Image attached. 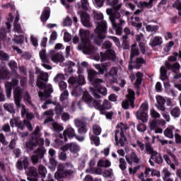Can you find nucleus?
<instances>
[{
	"mask_svg": "<svg viewBox=\"0 0 181 181\" xmlns=\"http://www.w3.org/2000/svg\"><path fill=\"white\" fill-rule=\"evenodd\" d=\"M98 76H100V73L93 69L90 70L88 73V81L95 88H91L90 90L92 91L94 97L98 98V100L101 98V95H100V94H102V95H106L108 93L107 88L100 86V84L103 83V79L98 78Z\"/></svg>",
	"mask_w": 181,
	"mask_h": 181,
	"instance_id": "f257e3e1",
	"label": "nucleus"
},
{
	"mask_svg": "<svg viewBox=\"0 0 181 181\" xmlns=\"http://www.w3.org/2000/svg\"><path fill=\"white\" fill-rule=\"evenodd\" d=\"M79 36L81 42L78 45V50H81L84 54H94L95 53V47L91 45L90 30L80 29Z\"/></svg>",
	"mask_w": 181,
	"mask_h": 181,
	"instance_id": "f03ea898",
	"label": "nucleus"
},
{
	"mask_svg": "<svg viewBox=\"0 0 181 181\" xmlns=\"http://www.w3.org/2000/svg\"><path fill=\"white\" fill-rule=\"evenodd\" d=\"M107 22L103 21L98 22V25L95 30V33L91 35V38L93 39L94 43L98 45V46H101L104 42V39L107 37Z\"/></svg>",
	"mask_w": 181,
	"mask_h": 181,
	"instance_id": "7ed1b4c3",
	"label": "nucleus"
},
{
	"mask_svg": "<svg viewBox=\"0 0 181 181\" xmlns=\"http://www.w3.org/2000/svg\"><path fill=\"white\" fill-rule=\"evenodd\" d=\"M74 176V168H73V165L71 163H66L62 164H59L57 166V170L54 174V178L57 180H60L63 177H66L70 179Z\"/></svg>",
	"mask_w": 181,
	"mask_h": 181,
	"instance_id": "20e7f679",
	"label": "nucleus"
},
{
	"mask_svg": "<svg viewBox=\"0 0 181 181\" xmlns=\"http://www.w3.org/2000/svg\"><path fill=\"white\" fill-rule=\"evenodd\" d=\"M117 127L118 129L115 132V146H118V145H120L122 148H124L125 146V142H127V136L124 133V129L127 131L128 129V125L120 123Z\"/></svg>",
	"mask_w": 181,
	"mask_h": 181,
	"instance_id": "39448f33",
	"label": "nucleus"
},
{
	"mask_svg": "<svg viewBox=\"0 0 181 181\" xmlns=\"http://www.w3.org/2000/svg\"><path fill=\"white\" fill-rule=\"evenodd\" d=\"M128 93L126 95L127 100L122 103V107L124 110H128L129 105L132 109L135 108V91L132 89H129Z\"/></svg>",
	"mask_w": 181,
	"mask_h": 181,
	"instance_id": "423d86ee",
	"label": "nucleus"
},
{
	"mask_svg": "<svg viewBox=\"0 0 181 181\" xmlns=\"http://www.w3.org/2000/svg\"><path fill=\"white\" fill-rule=\"evenodd\" d=\"M82 100L83 101V103H86V104H87V105L89 106L90 108H95L96 105H98V99L94 100V98H93V96H91V95H90V93L87 90L83 92Z\"/></svg>",
	"mask_w": 181,
	"mask_h": 181,
	"instance_id": "0eeeda50",
	"label": "nucleus"
},
{
	"mask_svg": "<svg viewBox=\"0 0 181 181\" xmlns=\"http://www.w3.org/2000/svg\"><path fill=\"white\" fill-rule=\"evenodd\" d=\"M74 124L76 128H78V133L80 135H86L87 134V122L83 119H75Z\"/></svg>",
	"mask_w": 181,
	"mask_h": 181,
	"instance_id": "6e6552de",
	"label": "nucleus"
},
{
	"mask_svg": "<svg viewBox=\"0 0 181 181\" xmlns=\"http://www.w3.org/2000/svg\"><path fill=\"white\" fill-rule=\"evenodd\" d=\"M76 130L73 127H68L64 131L63 134H59V137L60 139H63L64 142H67V136L69 139H73L76 137Z\"/></svg>",
	"mask_w": 181,
	"mask_h": 181,
	"instance_id": "1a4fd4ad",
	"label": "nucleus"
},
{
	"mask_svg": "<svg viewBox=\"0 0 181 181\" xmlns=\"http://www.w3.org/2000/svg\"><path fill=\"white\" fill-rule=\"evenodd\" d=\"M121 6H122V4H119V5L115 6L113 8L115 11L113 12V14L110 16V21L112 28H117V23H118L117 21H118V19H120L119 18H121V13L118 12V11L121 9Z\"/></svg>",
	"mask_w": 181,
	"mask_h": 181,
	"instance_id": "9d476101",
	"label": "nucleus"
},
{
	"mask_svg": "<svg viewBox=\"0 0 181 181\" xmlns=\"http://www.w3.org/2000/svg\"><path fill=\"white\" fill-rule=\"evenodd\" d=\"M17 86H19V79L16 78H12L11 82H7L5 84L7 98H11V95L12 94V87H16Z\"/></svg>",
	"mask_w": 181,
	"mask_h": 181,
	"instance_id": "9b49d317",
	"label": "nucleus"
},
{
	"mask_svg": "<svg viewBox=\"0 0 181 181\" xmlns=\"http://www.w3.org/2000/svg\"><path fill=\"white\" fill-rule=\"evenodd\" d=\"M111 103L107 100H104L103 104L101 105V100L98 99V105L95 106V109L98 110L100 114H105V110H111Z\"/></svg>",
	"mask_w": 181,
	"mask_h": 181,
	"instance_id": "f8f14e48",
	"label": "nucleus"
},
{
	"mask_svg": "<svg viewBox=\"0 0 181 181\" xmlns=\"http://www.w3.org/2000/svg\"><path fill=\"white\" fill-rule=\"evenodd\" d=\"M101 62H105V60H111L115 62L117 60V55L115 51L112 49L107 50L105 53L100 52Z\"/></svg>",
	"mask_w": 181,
	"mask_h": 181,
	"instance_id": "ddd939ff",
	"label": "nucleus"
},
{
	"mask_svg": "<svg viewBox=\"0 0 181 181\" xmlns=\"http://www.w3.org/2000/svg\"><path fill=\"white\" fill-rule=\"evenodd\" d=\"M118 74V71L115 68H112L110 71L105 74V77L106 80L110 83V84H114V83H117V76Z\"/></svg>",
	"mask_w": 181,
	"mask_h": 181,
	"instance_id": "4468645a",
	"label": "nucleus"
},
{
	"mask_svg": "<svg viewBox=\"0 0 181 181\" xmlns=\"http://www.w3.org/2000/svg\"><path fill=\"white\" fill-rule=\"evenodd\" d=\"M27 179L29 181H37L39 179V173L37 169L35 167H29L27 172Z\"/></svg>",
	"mask_w": 181,
	"mask_h": 181,
	"instance_id": "2eb2a0df",
	"label": "nucleus"
},
{
	"mask_svg": "<svg viewBox=\"0 0 181 181\" xmlns=\"http://www.w3.org/2000/svg\"><path fill=\"white\" fill-rule=\"evenodd\" d=\"M16 168L18 170H23V169L26 170V169L29 168V158H21L20 160L17 161Z\"/></svg>",
	"mask_w": 181,
	"mask_h": 181,
	"instance_id": "dca6fc26",
	"label": "nucleus"
},
{
	"mask_svg": "<svg viewBox=\"0 0 181 181\" xmlns=\"http://www.w3.org/2000/svg\"><path fill=\"white\" fill-rule=\"evenodd\" d=\"M81 22L86 28H91V23L90 22V14L86 11L80 12Z\"/></svg>",
	"mask_w": 181,
	"mask_h": 181,
	"instance_id": "f3484780",
	"label": "nucleus"
},
{
	"mask_svg": "<svg viewBox=\"0 0 181 181\" xmlns=\"http://www.w3.org/2000/svg\"><path fill=\"white\" fill-rule=\"evenodd\" d=\"M14 103L16 107H21V101H22V89L20 87L15 88L14 92Z\"/></svg>",
	"mask_w": 181,
	"mask_h": 181,
	"instance_id": "a211bd4d",
	"label": "nucleus"
},
{
	"mask_svg": "<svg viewBox=\"0 0 181 181\" xmlns=\"http://www.w3.org/2000/svg\"><path fill=\"white\" fill-rule=\"evenodd\" d=\"M163 44V38L160 36H156L150 40L149 46L151 47H156L158 46H162Z\"/></svg>",
	"mask_w": 181,
	"mask_h": 181,
	"instance_id": "6ab92c4d",
	"label": "nucleus"
},
{
	"mask_svg": "<svg viewBox=\"0 0 181 181\" xmlns=\"http://www.w3.org/2000/svg\"><path fill=\"white\" fill-rule=\"evenodd\" d=\"M125 158L129 165H132V162L136 164L139 163V159L138 158V156H136V153H135V152H132L130 157L128 156H126Z\"/></svg>",
	"mask_w": 181,
	"mask_h": 181,
	"instance_id": "aec40b11",
	"label": "nucleus"
},
{
	"mask_svg": "<svg viewBox=\"0 0 181 181\" xmlns=\"http://www.w3.org/2000/svg\"><path fill=\"white\" fill-rule=\"evenodd\" d=\"M158 105H156V107L160 111H165L166 108L165 107V104H166V100L162 96H158L156 98Z\"/></svg>",
	"mask_w": 181,
	"mask_h": 181,
	"instance_id": "412c9836",
	"label": "nucleus"
},
{
	"mask_svg": "<svg viewBox=\"0 0 181 181\" xmlns=\"http://www.w3.org/2000/svg\"><path fill=\"white\" fill-rule=\"evenodd\" d=\"M145 148L146 153L151 155V159H152V160H155V156L158 155V151L153 150L151 144H146Z\"/></svg>",
	"mask_w": 181,
	"mask_h": 181,
	"instance_id": "4be33fe9",
	"label": "nucleus"
},
{
	"mask_svg": "<svg viewBox=\"0 0 181 181\" xmlns=\"http://www.w3.org/2000/svg\"><path fill=\"white\" fill-rule=\"evenodd\" d=\"M136 116L137 119H139V121H141V122H143L144 124H145V122H148V113L137 111L136 113Z\"/></svg>",
	"mask_w": 181,
	"mask_h": 181,
	"instance_id": "5701e85b",
	"label": "nucleus"
},
{
	"mask_svg": "<svg viewBox=\"0 0 181 181\" xmlns=\"http://www.w3.org/2000/svg\"><path fill=\"white\" fill-rule=\"evenodd\" d=\"M49 18H50V8L45 7L40 16L41 22H47Z\"/></svg>",
	"mask_w": 181,
	"mask_h": 181,
	"instance_id": "b1692460",
	"label": "nucleus"
},
{
	"mask_svg": "<svg viewBox=\"0 0 181 181\" xmlns=\"http://www.w3.org/2000/svg\"><path fill=\"white\" fill-rule=\"evenodd\" d=\"M134 65V69L136 70H139L141 67H142V64H145L146 63V60H145L143 57H137L135 61H133Z\"/></svg>",
	"mask_w": 181,
	"mask_h": 181,
	"instance_id": "393cba45",
	"label": "nucleus"
},
{
	"mask_svg": "<svg viewBox=\"0 0 181 181\" xmlns=\"http://www.w3.org/2000/svg\"><path fill=\"white\" fill-rule=\"evenodd\" d=\"M142 77H144V74L140 71H138L136 74V82L134 86L136 88H141V85L142 84Z\"/></svg>",
	"mask_w": 181,
	"mask_h": 181,
	"instance_id": "a878e982",
	"label": "nucleus"
},
{
	"mask_svg": "<svg viewBox=\"0 0 181 181\" xmlns=\"http://www.w3.org/2000/svg\"><path fill=\"white\" fill-rule=\"evenodd\" d=\"M33 153H35L40 159H43V158H45V154L46 153V148L43 146H40L34 150Z\"/></svg>",
	"mask_w": 181,
	"mask_h": 181,
	"instance_id": "bb28decb",
	"label": "nucleus"
},
{
	"mask_svg": "<svg viewBox=\"0 0 181 181\" xmlns=\"http://www.w3.org/2000/svg\"><path fill=\"white\" fill-rule=\"evenodd\" d=\"M160 78L162 80V81L168 80V69L165 67V66H162L160 69Z\"/></svg>",
	"mask_w": 181,
	"mask_h": 181,
	"instance_id": "cd10ccee",
	"label": "nucleus"
},
{
	"mask_svg": "<svg viewBox=\"0 0 181 181\" xmlns=\"http://www.w3.org/2000/svg\"><path fill=\"white\" fill-rule=\"evenodd\" d=\"M9 78V71L5 68L0 69V80H8Z\"/></svg>",
	"mask_w": 181,
	"mask_h": 181,
	"instance_id": "c85d7f7f",
	"label": "nucleus"
},
{
	"mask_svg": "<svg viewBox=\"0 0 181 181\" xmlns=\"http://www.w3.org/2000/svg\"><path fill=\"white\" fill-rule=\"evenodd\" d=\"M139 56V49L137 48H132L130 52V59L129 63L132 64L134 63V57Z\"/></svg>",
	"mask_w": 181,
	"mask_h": 181,
	"instance_id": "c756f323",
	"label": "nucleus"
},
{
	"mask_svg": "<svg viewBox=\"0 0 181 181\" xmlns=\"http://www.w3.org/2000/svg\"><path fill=\"white\" fill-rule=\"evenodd\" d=\"M39 54L42 63L49 64V59H47V55L46 54V49H42L40 51Z\"/></svg>",
	"mask_w": 181,
	"mask_h": 181,
	"instance_id": "7c9ffc66",
	"label": "nucleus"
},
{
	"mask_svg": "<svg viewBox=\"0 0 181 181\" xmlns=\"http://www.w3.org/2000/svg\"><path fill=\"white\" fill-rule=\"evenodd\" d=\"M38 173L42 179H45L47 173V170L46 169V167L43 165H40L38 167Z\"/></svg>",
	"mask_w": 181,
	"mask_h": 181,
	"instance_id": "2f4dec72",
	"label": "nucleus"
},
{
	"mask_svg": "<svg viewBox=\"0 0 181 181\" xmlns=\"http://www.w3.org/2000/svg\"><path fill=\"white\" fill-rule=\"evenodd\" d=\"M110 166H111V162L108 160H100L98 162V168H110Z\"/></svg>",
	"mask_w": 181,
	"mask_h": 181,
	"instance_id": "473e14b6",
	"label": "nucleus"
},
{
	"mask_svg": "<svg viewBox=\"0 0 181 181\" xmlns=\"http://www.w3.org/2000/svg\"><path fill=\"white\" fill-rule=\"evenodd\" d=\"M175 127H168L165 129L164 135L166 138H170V139H173V130Z\"/></svg>",
	"mask_w": 181,
	"mask_h": 181,
	"instance_id": "72a5a7b5",
	"label": "nucleus"
},
{
	"mask_svg": "<svg viewBox=\"0 0 181 181\" xmlns=\"http://www.w3.org/2000/svg\"><path fill=\"white\" fill-rule=\"evenodd\" d=\"M170 114L172 117H174L175 118H179L181 114L180 108L179 107H174L170 110Z\"/></svg>",
	"mask_w": 181,
	"mask_h": 181,
	"instance_id": "f704fd0d",
	"label": "nucleus"
},
{
	"mask_svg": "<svg viewBox=\"0 0 181 181\" xmlns=\"http://www.w3.org/2000/svg\"><path fill=\"white\" fill-rule=\"evenodd\" d=\"M25 146L27 149H29L30 151H34V149L36 148V143L33 139L32 140H30L25 144Z\"/></svg>",
	"mask_w": 181,
	"mask_h": 181,
	"instance_id": "c9c22d12",
	"label": "nucleus"
},
{
	"mask_svg": "<svg viewBox=\"0 0 181 181\" xmlns=\"http://www.w3.org/2000/svg\"><path fill=\"white\" fill-rule=\"evenodd\" d=\"M69 151L71 153H77L80 151V146L74 143L69 144Z\"/></svg>",
	"mask_w": 181,
	"mask_h": 181,
	"instance_id": "e433bc0d",
	"label": "nucleus"
},
{
	"mask_svg": "<svg viewBox=\"0 0 181 181\" xmlns=\"http://www.w3.org/2000/svg\"><path fill=\"white\" fill-rule=\"evenodd\" d=\"M51 59H52V61L54 62L64 61V57H63V55H62L59 53L54 54Z\"/></svg>",
	"mask_w": 181,
	"mask_h": 181,
	"instance_id": "4c0bfd02",
	"label": "nucleus"
},
{
	"mask_svg": "<svg viewBox=\"0 0 181 181\" xmlns=\"http://www.w3.org/2000/svg\"><path fill=\"white\" fill-rule=\"evenodd\" d=\"M46 88L47 89H45L44 91V95L47 98H49V97H50V95H52V93H53V87L52 86V85L49 84L47 85Z\"/></svg>",
	"mask_w": 181,
	"mask_h": 181,
	"instance_id": "58836bf2",
	"label": "nucleus"
},
{
	"mask_svg": "<svg viewBox=\"0 0 181 181\" xmlns=\"http://www.w3.org/2000/svg\"><path fill=\"white\" fill-rule=\"evenodd\" d=\"M149 110V105L148 104V102H144L139 107V111L140 112H146L148 113V110Z\"/></svg>",
	"mask_w": 181,
	"mask_h": 181,
	"instance_id": "ea45409f",
	"label": "nucleus"
},
{
	"mask_svg": "<svg viewBox=\"0 0 181 181\" xmlns=\"http://www.w3.org/2000/svg\"><path fill=\"white\" fill-rule=\"evenodd\" d=\"M23 40H25V36H23V35H15V38L13 39L16 45H22Z\"/></svg>",
	"mask_w": 181,
	"mask_h": 181,
	"instance_id": "a19ab883",
	"label": "nucleus"
},
{
	"mask_svg": "<svg viewBox=\"0 0 181 181\" xmlns=\"http://www.w3.org/2000/svg\"><path fill=\"white\" fill-rule=\"evenodd\" d=\"M146 30L147 32H154V33H156V32L159 30V26L157 25H146Z\"/></svg>",
	"mask_w": 181,
	"mask_h": 181,
	"instance_id": "79ce46f5",
	"label": "nucleus"
},
{
	"mask_svg": "<svg viewBox=\"0 0 181 181\" xmlns=\"http://www.w3.org/2000/svg\"><path fill=\"white\" fill-rule=\"evenodd\" d=\"M40 132V127L39 126H37L35 127V129L31 134V139H36V138H40V134H39Z\"/></svg>",
	"mask_w": 181,
	"mask_h": 181,
	"instance_id": "37998d69",
	"label": "nucleus"
},
{
	"mask_svg": "<svg viewBox=\"0 0 181 181\" xmlns=\"http://www.w3.org/2000/svg\"><path fill=\"white\" fill-rule=\"evenodd\" d=\"M4 108L8 112H11V114H15V108L13 107V105L5 103L4 105Z\"/></svg>",
	"mask_w": 181,
	"mask_h": 181,
	"instance_id": "c03bdc74",
	"label": "nucleus"
},
{
	"mask_svg": "<svg viewBox=\"0 0 181 181\" xmlns=\"http://www.w3.org/2000/svg\"><path fill=\"white\" fill-rule=\"evenodd\" d=\"M66 78L64 77V74H58L57 76L54 78V83H62V81H64Z\"/></svg>",
	"mask_w": 181,
	"mask_h": 181,
	"instance_id": "a18cd8bd",
	"label": "nucleus"
},
{
	"mask_svg": "<svg viewBox=\"0 0 181 181\" xmlns=\"http://www.w3.org/2000/svg\"><path fill=\"white\" fill-rule=\"evenodd\" d=\"M86 84V78L83 75H78L76 78V86H84Z\"/></svg>",
	"mask_w": 181,
	"mask_h": 181,
	"instance_id": "49530a36",
	"label": "nucleus"
},
{
	"mask_svg": "<svg viewBox=\"0 0 181 181\" xmlns=\"http://www.w3.org/2000/svg\"><path fill=\"white\" fill-rule=\"evenodd\" d=\"M173 8L174 9H177L178 11V15L179 16H181V2L179 0H177L173 4Z\"/></svg>",
	"mask_w": 181,
	"mask_h": 181,
	"instance_id": "de8ad7c7",
	"label": "nucleus"
},
{
	"mask_svg": "<svg viewBox=\"0 0 181 181\" xmlns=\"http://www.w3.org/2000/svg\"><path fill=\"white\" fill-rule=\"evenodd\" d=\"M52 127L55 132H62L64 128L57 122L52 123Z\"/></svg>",
	"mask_w": 181,
	"mask_h": 181,
	"instance_id": "09e8293b",
	"label": "nucleus"
},
{
	"mask_svg": "<svg viewBox=\"0 0 181 181\" xmlns=\"http://www.w3.org/2000/svg\"><path fill=\"white\" fill-rule=\"evenodd\" d=\"M154 156H155L154 162L157 163V165H162V163H163V158H162V155H160L157 152V154Z\"/></svg>",
	"mask_w": 181,
	"mask_h": 181,
	"instance_id": "8fccbe9b",
	"label": "nucleus"
},
{
	"mask_svg": "<svg viewBox=\"0 0 181 181\" xmlns=\"http://www.w3.org/2000/svg\"><path fill=\"white\" fill-rule=\"evenodd\" d=\"M93 134L95 136H98V135H101V127L98 125V124H95L93 127Z\"/></svg>",
	"mask_w": 181,
	"mask_h": 181,
	"instance_id": "3c124183",
	"label": "nucleus"
},
{
	"mask_svg": "<svg viewBox=\"0 0 181 181\" xmlns=\"http://www.w3.org/2000/svg\"><path fill=\"white\" fill-rule=\"evenodd\" d=\"M64 108L62 107V105L60 103H57L55 106V114L57 115H62V112H63V110Z\"/></svg>",
	"mask_w": 181,
	"mask_h": 181,
	"instance_id": "603ef678",
	"label": "nucleus"
},
{
	"mask_svg": "<svg viewBox=\"0 0 181 181\" xmlns=\"http://www.w3.org/2000/svg\"><path fill=\"white\" fill-rule=\"evenodd\" d=\"M95 68L98 69V71L100 74H104V73L107 71V66L105 65L97 64Z\"/></svg>",
	"mask_w": 181,
	"mask_h": 181,
	"instance_id": "864d4df0",
	"label": "nucleus"
},
{
	"mask_svg": "<svg viewBox=\"0 0 181 181\" xmlns=\"http://www.w3.org/2000/svg\"><path fill=\"white\" fill-rule=\"evenodd\" d=\"M119 168L121 170H125L127 169V161H125L124 158L119 159Z\"/></svg>",
	"mask_w": 181,
	"mask_h": 181,
	"instance_id": "5fc2aeb1",
	"label": "nucleus"
},
{
	"mask_svg": "<svg viewBox=\"0 0 181 181\" xmlns=\"http://www.w3.org/2000/svg\"><path fill=\"white\" fill-rule=\"evenodd\" d=\"M81 8L83 11H88V0H81Z\"/></svg>",
	"mask_w": 181,
	"mask_h": 181,
	"instance_id": "6e6d98bb",
	"label": "nucleus"
},
{
	"mask_svg": "<svg viewBox=\"0 0 181 181\" xmlns=\"http://www.w3.org/2000/svg\"><path fill=\"white\" fill-rule=\"evenodd\" d=\"M24 100L30 105L31 107H33V102L31 100L30 95L29 94V92H25V94L24 95Z\"/></svg>",
	"mask_w": 181,
	"mask_h": 181,
	"instance_id": "4d7b16f0",
	"label": "nucleus"
},
{
	"mask_svg": "<svg viewBox=\"0 0 181 181\" xmlns=\"http://www.w3.org/2000/svg\"><path fill=\"white\" fill-rule=\"evenodd\" d=\"M57 39V33L56 31H53L50 35L49 44V45H53L54 43V40Z\"/></svg>",
	"mask_w": 181,
	"mask_h": 181,
	"instance_id": "13d9d810",
	"label": "nucleus"
},
{
	"mask_svg": "<svg viewBox=\"0 0 181 181\" xmlns=\"http://www.w3.org/2000/svg\"><path fill=\"white\" fill-rule=\"evenodd\" d=\"M93 18L95 21H103L104 19V16L103 13H98L97 11H93Z\"/></svg>",
	"mask_w": 181,
	"mask_h": 181,
	"instance_id": "bf43d9fd",
	"label": "nucleus"
},
{
	"mask_svg": "<svg viewBox=\"0 0 181 181\" xmlns=\"http://www.w3.org/2000/svg\"><path fill=\"white\" fill-rule=\"evenodd\" d=\"M90 141H93V142H94L95 146H100V137H98V136L92 135L90 137Z\"/></svg>",
	"mask_w": 181,
	"mask_h": 181,
	"instance_id": "052dcab7",
	"label": "nucleus"
},
{
	"mask_svg": "<svg viewBox=\"0 0 181 181\" xmlns=\"http://www.w3.org/2000/svg\"><path fill=\"white\" fill-rule=\"evenodd\" d=\"M33 139L35 141V145L37 146H43V145H45V140L43 139H41L40 137Z\"/></svg>",
	"mask_w": 181,
	"mask_h": 181,
	"instance_id": "680f3d73",
	"label": "nucleus"
},
{
	"mask_svg": "<svg viewBox=\"0 0 181 181\" xmlns=\"http://www.w3.org/2000/svg\"><path fill=\"white\" fill-rule=\"evenodd\" d=\"M179 56V53L177 52H173V55L168 57V62H177V57Z\"/></svg>",
	"mask_w": 181,
	"mask_h": 181,
	"instance_id": "e2e57ef3",
	"label": "nucleus"
},
{
	"mask_svg": "<svg viewBox=\"0 0 181 181\" xmlns=\"http://www.w3.org/2000/svg\"><path fill=\"white\" fill-rule=\"evenodd\" d=\"M139 46L141 53L143 54H146V46L145 45V42H139Z\"/></svg>",
	"mask_w": 181,
	"mask_h": 181,
	"instance_id": "0e129e2a",
	"label": "nucleus"
},
{
	"mask_svg": "<svg viewBox=\"0 0 181 181\" xmlns=\"http://www.w3.org/2000/svg\"><path fill=\"white\" fill-rule=\"evenodd\" d=\"M171 70L173 73H177V70H180V64L179 62H175L172 65Z\"/></svg>",
	"mask_w": 181,
	"mask_h": 181,
	"instance_id": "69168bd1",
	"label": "nucleus"
},
{
	"mask_svg": "<svg viewBox=\"0 0 181 181\" xmlns=\"http://www.w3.org/2000/svg\"><path fill=\"white\" fill-rule=\"evenodd\" d=\"M139 169H141V165H137L136 167H134V168L130 167L129 168V175H135V173H136V172H138V170H139Z\"/></svg>",
	"mask_w": 181,
	"mask_h": 181,
	"instance_id": "338daca9",
	"label": "nucleus"
},
{
	"mask_svg": "<svg viewBox=\"0 0 181 181\" xmlns=\"http://www.w3.org/2000/svg\"><path fill=\"white\" fill-rule=\"evenodd\" d=\"M37 86L40 88V90H44V88H47V85L43 81L39 80L37 81Z\"/></svg>",
	"mask_w": 181,
	"mask_h": 181,
	"instance_id": "774afa93",
	"label": "nucleus"
}]
</instances>
